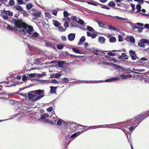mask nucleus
<instances>
[{
  "instance_id": "f257e3e1",
  "label": "nucleus",
  "mask_w": 149,
  "mask_h": 149,
  "mask_svg": "<svg viewBox=\"0 0 149 149\" xmlns=\"http://www.w3.org/2000/svg\"><path fill=\"white\" fill-rule=\"evenodd\" d=\"M28 97L32 102L42 98L45 96L44 90L39 89L31 91L28 94Z\"/></svg>"
},
{
  "instance_id": "f03ea898",
  "label": "nucleus",
  "mask_w": 149,
  "mask_h": 149,
  "mask_svg": "<svg viewBox=\"0 0 149 149\" xmlns=\"http://www.w3.org/2000/svg\"><path fill=\"white\" fill-rule=\"evenodd\" d=\"M15 24L17 26L18 28H20V32L23 33V34H26V33H30V32L33 30V27L31 26H28L25 24L20 21H16Z\"/></svg>"
},
{
  "instance_id": "7ed1b4c3",
  "label": "nucleus",
  "mask_w": 149,
  "mask_h": 149,
  "mask_svg": "<svg viewBox=\"0 0 149 149\" xmlns=\"http://www.w3.org/2000/svg\"><path fill=\"white\" fill-rule=\"evenodd\" d=\"M28 38H25V39H23L22 41H23L25 44L26 43L27 45L28 48L27 50H28L29 51H28V52H26L27 54L29 55L30 54L31 55H32L34 52L35 49L34 47L30 46L29 44L26 42V40L27 41H28L29 39Z\"/></svg>"
},
{
  "instance_id": "20e7f679",
  "label": "nucleus",
  "mask_w": 149,
  "mask_h": 149,
  "mask_svg": "<svg viewBox=\"0 0 149 149\" xmlns=\"http://www.w3.org/2000/svg\"><path fill=\"white\" fill-rule=\"evenodd\" d=\"M44 42L45 46L52 48L55 50H56V44L54 43L45 40H44Z\"/></svg>"
},
{
  "instance_id": "39448f33",
  "label": "nucleus",
  "mask_w": 149,
  "mask_h": 149,
  "mask_svg": "<svg viewBox=\"0 0 149 149\" xmlns=\"http://www.w3.org/2000/svg\"><path fill=\"white\" fill-rule=\"evenodd\" d=\"M16 21H20V20H15L14 23V26L13 27H11L10 25H8L7 26V29L12 30H15L20 32V28H18V26H16V25L15 24V22Z\"/></svg>"
},
{
  "instance_id": "423d86ee",
  "label": "nucleus",
  "mask_w": 149,
  "mask_h": 149,
  "mask_svg": "<svg viewBox=\"0 0 149 149\" xmlns=\"http://www.w3.org/2000/svg\"><path fill=\"white\" fill-rule=\"evenodd\" d=\"M143 112H142L140 114V115H138L137 116H136L134 117V120H137L139 119V120L141 117H143V116H146V117H145L144 118L141 119V120H143V119H144L145 118L147 117V116H149V112L148 113H146L145 115H143L142 116V115H141V114L143 113Z\"/></svg>"
},
{
  "instance_id": "0eeeda50",
  "label": "nucleus",
  "mask_w": 149,
  "mask_h": 149,
  "mask_svg": "<svg viewBox=\"0 0 149 149\" xmlns=\"http://www.w3.org/2000/svg\"><path fill=\"white\" fill-rule=\"evenodd\" d=\"M71 20L74 22H76L77 23H79L81 24H84V22L81 19H79L78 20L76 19L75 17H72L71 18Z\"/></svg>"
},
{
  "instance_id": "6e6552de",
  "label": "nucleus",
  "mask_w": 149,
  "mask_h": 149,
  "mask_svg": "<svg viewBox=\"0 0 149 149\" xmlns=\"http://www.w3.org/2000/svg\"><path fill=\"white\" fill-rule=\"evenodd\" d=\"M1 13L5 14L9 16H12L13 15L12 13L10 11H5L4 10H1Z\"/></svg>"
},
{
  "instance_id": "1a4fd4ad",
  "label": "nucleus",
  "mask_w": 149,
  "mask_h": 149,
  "mask_svg": "<svg viewBox=\"0 0 149 149\" xmlns=\"http://www.w3.org/2000/svg\"><path fill=\"white\" fill-rule=\"evenodd\" d=\"M121 123H119L117 124H110L109 125L110 126L109 127V128H118L119 129L118 126H120V124H121Z\"/></svg>"
},
{
  "instance_id": "9d476101",
  "label": "nucleus",
  "mask_w": 149,
  "mask_h": 149,
  "mask_svg": "<svg viewBox=\"0 0 149 149\" xmlns=\"http://www.w3.org/2000/svg\"><path fill=\"white\" fill-rule=\"evenodd\" d=\"M120 79L119 77H116L110 78L105 80V81L107 82H113L116 80H118Z\"/></svg>"
},
{
  "instance_id": "9b49d317",
  "label": "nucleus",
  "mask_w": 149,
  "mask_h": 149,
  "mask_svg": "<svg viewBox=\"0 0 149 149\" xmlns=\"http://www.w3.org/2000/svg\"><path fill=\"white\" fill-rule=\"evenodd\" d=\"M49 117V115L47 113H44L41 115L40 119L42 121H44L47 117Z\"/></svg>"
},
{
  "instance_id": "f8f14e48",
  "label": "nucleus",
  "mask_w": 149,
  "mask_h": 149,
  "mask_svg": "<svg viewBox=\"0 0 149 149\" xmlns=\"http://www.w3.org/2000/svg\"><path fill=\"white\" fill-rule=\"evenodd\" d=\"M119 58L120 59H127L128 57L127 55L125 53L122 54V55H120L119 57Z\"/></svg>"
},
{
  "instance_id": "ddd939ff",
  "label": "nucleus",
  "mask_w": 149,
  "mask_h": 149,
  "mask_svg": "<svg viewBox=\"0 0 149 149\" xmlns=\"http://www.w3.org/2000/svg\"><path fill=\"white\" fill-rule=\"evenodd\" d=\"M65 20L64 26L65 27L67 28L69 26V23L70 22V19L69 18L67 17L64 19Z\"/></svg>"
},
{
  "instance_id": "4468645a",
  "label": "nucleus",
  "mask_w": 149,
  "mask_h": 149,
  "mask_svg": "<svg viewBox=\"0 0 149 149\" xmlns=\"http://www.w3.org/2000/svg\"><path fill=\"white\" fill-rule=\"evenodd\" d=\"M136 9L137 10L136 11V12H135V13H140L141 12V5L139 4H138L136 5Z\"/></svg>"
},
{
  "instance_id": "2eb2a0df",
  "label": "nucleus",
  "mask_w": 149,
  "mask_h": 149,
  "mask_svg": "<svg viewBox=\"0 0 149 149\" xmlns=\"http://www.w3.org/2000/svg\"><path fill=\"white\" fill-rule=\"evenodd\" d=\"M57 88V87L51 86V93H55L56 91V89Z\"/></svg>"
},
{
  "instance_id": "dca6fc26",
  "label": "nucleus",
  "mask_w": 149,
  "mask_h": 149,
  "mask_svg": "<svg viewBox=\"0 0 149 149\" xmlns=\"http://www.w3.org/2000/svg\"><path fill=\"white\" fill-rule=\"evenodd\" d=\"M53 22L54 25L56 27H58L59 26L61 25V24L58 22L56 20H53Z\"/></svg>"
},
{
  "instance_id": "f3484780",
  "label": "nucleus",
  "mask_w": 149,
  "mask_h": 149,
  "mask_svg": "<svg viewBox=\"0 0 149 149\" xmlns=\"http://www.w3.org/2000/svg\"><path fill=\"white\" fill-rule=\"evenodd\" d=\"M108 28L111 30H113L115 31H119V30L118 29L111 25L109 26H108Z\"/></svg>"
},
{
  "instance_id": "a211bd4d",
  "label": "nucleus",
  "mask_w": 149,
  "mask_h": 149,
  "mask_svg": "<svg viewBox=\"0 0 149 149\" xmlns=\"http://www.w3.org/2000/svg\"><path fill=\"white\" fill-rule=\"evenodd\" d=\"M80 134V132H78L75 133L74 134L72 135L70 137V139L71 138H73L74 137H76L77 136H79Z\"/></svg>"
},
{
  "instance_id": "6ab92c4d",
  "label": "nucleus",
  "mask_w": 149,
  "mask_h": 149,
  "mask_svg": "<svg viewBox=\"0 0 149 149\" xmlns=\"http://www.w3.org/2000/svg\"><path fill=\"white\" fill-rule=\"evenodd\" d=\"M57 48L59 50L62 49L64 47V46L61 44H59L56 45Z\"/></svg>"
},
{
  "instance_id": "aec40b11",
  "label": "nucleus",
  "mask_w": 149,
  "mask_h": 149,
  "mask_svg": "<svg viewBox=\"0 0 149 149\" xmlns=\"http://www.w3.org/2000/svg\"><path fill=\"white\" fill-rule=\"evenodd\" d=\"M64 63L63 61H59L58 63V66L61 68H63L64 67Z\"/></svg>"
},
{
  "instance_id": "412c9836",
  "label": "nucleus",
  "mask_w": 149,
  "mask_h": 149,
  "mask_svg": "<svg viewBox=\"0 0 149 149\" xmlns=\"http://www.w3.org/2000/svg\"><path fill=\"white\" fill-rule=\"evenodd\" d=\"M101 34L97 32H94L92 33V37H95L96 36H99L100 34Z\"/></svg>"
},
{
  "instance_id": "4be33fe9",
  "label": "nucleus",
  "mask_w": 149,
  "mask_h": 149,
  "mask_svg": "<svg viewBox=\"0 0 149 149\" xmlns=\"http://www.w3.org/2000/svg\"><path fill=\"white\" fill-rule=\"evenodd\" d=\"M125 39L127 40H130V41L132 43H134L135 40L134 38H125Z\"/></svg>"
},
{
  "instance_id": "5701e85b",
  "label": "nucleus",
  "mask_w": 149,
  "mask_h": 149,
  "mask_svg": "<svg viewBox=\"0 0 149 149\" xmlns=\"http://www.w3.org/2000/svg\"><path fill=\"white\" fill-rule=\"evenodd\" d=\"M105 41V38H99L98 41L101 44L103 43Z\"/></svg>"
},
{
  "instance_id": "b1692460",
  "label": "nucleus",
  "mask_w": 149,
  "mask_h": 149,
  "mask_svg": "<svg viewBox=\"0 0 149 149\" xmlns=\"http://www.w3.org/2000/svg\"><path fill=\"white\" fill-rule=\"evenodd\" d=\"M36 74H37L36 73H34L30 74H27V75H28V77L33 78L36 76Z\"/></svg>"
},
{
  "instance_id": "393cba45",
  "label": "nucleus",
  "mask_w": 149,
  "mask_h": 149,
  "mask_svg": "<svg viewBox=\"0 0 149 149\" xmlns=\"http://www.w3.org/2000/svg\"><path fill=\"white\" fill-rule=\"evenodd\" d=\"M85 38H81L78 44L79 45H80L82 44V42H84L85 40Z\"/></svg>"
},
{
  "instance_id": "a878e982",
  "label": "nucleus",
  "mask_w": 149,
  "mask_h": 149,
  "mask_svg": "<svg viewBox=\"0 0 149 149\" xmlns=\"http://www.w3.org/2000/svg\"><path fill=\"white\" fill-rule=\"evenodd\" d=\"M86 29L87 30L91 32H93L94 31V29L93 28L89 26H86Z\"/></svg>"
},
{
  "instance_id": "bb28decb",
  "label": "nucleus",
  "mask_w": 149,
  "mask_h": 149,
  "mask_svg": "<svg viewBox=\"0 0 149 149\" xmlns=\"http://www.w3.org/2000/svg\"><path fill=\"white\" fill-rule=\"evenodd\" d=\"M130 6L132 8V13H135V12H136V11H135V5L132 3H131Z\"/></svg>"
},
{
  "instance_id": "cd10ccee",
  "label": "nucleus",
  "mask_w": 149,
  "mask_h": 149,
  "mask_svg": "<svg viewBox=\"0 0 149 149\" xmlns=\"http://www.w3.org/2000/svg\"><path fill=\"white\" fill-rule=\"evenodd\" d=\"M98 24L99 26L100 27H102L103 28H105V24L103 23L100 22H98Z\"/></svg>"
},
{
  "instance_id": "c85d7f7f",
  "label": "nucleus",
  "mask_w": 149,
  "mask_h": 149,
  "mask_svg": "<svg viewBox=\"0 0 149 149\" xmlns=\"http://www.w3.org/2000/svg\"><path fill=\"white\" fill-rule=\"evenodd\" d=\"M107 125H98L97 126H91L90 127H94L95 128H99V127H106V126H107Z\"/></svg>"
},
{
  "instance_id": "c756f323",
  "label": "nucleus",
  "mask_w": 149,
  "mask_h": 149,
  "mask_svg": "<svg viewBox=\"0 0 149 149\" xmlns=\"http://www.w3.org/2000/svg\"><path fill=\"white\" fill-rule=\"evenodd\" d=\"M100 81V82H101V81ZM84 82L85 83H100V82L97 81H89V82H88L87 81H84Z\"/></svg>"
},
{
  "instance_id": "7c9ffc66",
  "label": "nucleus",
  "mask_w": 149,
  "mask_h": 149,
  "mask_svg": "<svg viewBox=\"0 0 149 149\" xmlns=\"http://www.w3.org/2000/svg\"><path fill=\"white\" fill-rule=\"evenodd\" d=\"M32 36L33 37H37L39 36V34L36 32H34L32 33Z\"/></svg>"
},
{
  "instance_id": "2f4dec72",
  "label": "nucleus",
  "mask_w": 149,
  "mask_h": 149,
  "mask_svg": "<svg viewBox=\"0 0 149 149\" xmlns=\"http://www.w3.org/2000/svg\"><path fill=\"white\" fill-rule=\"evenodd\" d=\"M58 27L59 30L61 32L65 31L66 30V29L64 28L63 27L61 26H59Z\"/></svg>"
},
{
  "instance_id": "473e14b6",
  "label": "nucleus",
  "mask_w": 149,
  "mask_h": 149,
  "mask_svg": "<svg viewBox=\"0 0 149 149\" xmlns=\"http://www.w3.org/2000/svg\"><path fill=\"white\" fill-rule=\"evenodd\" d=\"M72 49L73 50V51L76 53H80V50H79L77 49V48H72Z\"/></svg>"
},
{
  "instance_id": "72a5a7b5",
  "label": "nucleus",
  "mask_w": 149,
  "mask_h": 149,
  "mask_svg": "<svg viewBox=\"0 0 149 149\" xmlns=\"http://www.w3.org/2000/svg\"><path fill=\"white\" fill-rule=\"evenodd\" d=\"M112 66L114 68H115V69H119V68L120 67L119 65L113 63L112 64Z\"/></svg>"
},
{
  "instance_id": "f704fd0d",
  "label": "nucleus",
  "mask_w": 149,
  "mask_h": 149,
  "mask_svg": "<svg viewBox=\"0 0 149 149\" xmlns=\"http://www.w3.org/2000/svg\"><path fill=\"white\" fill-rule=\"evenodd\" d=\"M141 42H142L141 43H138V45L140 47H145V45L143 43H144L142 41H141Z\"/></svg>"
},
{
  "instance_id": "c9c22d12",
  "label": "nucleus",
  "mask_w": 149,
  "mask_h": 149,
  "mask_svg": "<svg viewBox=\"0 0 149 149\" xmlns=\"http://www.w3.org/2000/svg\"><path fill=\"white\" fill-rule=\"evenodd\" d=\"M129 53L130 56L133 55L136 56V55L135 52L133 51L130 50L129 51Z\"/></svg>"
},
{
  "instance_id": "e433bc0d",
  "label": "nucleus",
  "mask_w": 149,
  "mask_h": 149,
  "mask_svg": "<svg viewBox=\"0 0 149 149\" xmlns=\"http://www.w3.org/2000/svg\"><path fill=\"white\" fill-rule=\"evenodd\" d=\"M141 41L143 43H148L149 45V40H148L145 39H141Z\"/></svg>"
},
{
  "instance_id": "4c0bfd02",
  "label": "nucleus",
  "mask_w": 149,
  "mask_h": 149,
  "mask_svg": "<svg viewBox=\"0 0 149 149\" xmlns=\"http://www.w3.org/2000/svg\"><path fill=\"white\" fill-rule=\"evenodd\" d=\"M116 38H110L109 41L110 42H113L116 41Z\"/></svg>"
},
{
  "instance_id": "58836bf2",
  "label": "nucleus",
  "mask_w": 149,
  "mask_h": 149,
  "mask_svg": "<svg viewBox=\"0 0 149 149\" xmlns=\"http://www.w3.org/2000/svg\"><path fill=\"white\" fill-rule=\"evenodd\" d=\"M108 5L111 6H114L116 5L115 3L113 1H111Z\"/></svg>"
},
{
  "instance_id": "ea45409f",
  "label": "nucleus",
  "mask_w": 149,
  "mask_h": 149,
  "mask_svg": "<svg viewBox=\"0 0 149 149\" xmlns=\"http://www.w3.org/2000/svg\"><path fill=\"white\" fill-rule=\"evenodd\" d=\"M1 14L2 15V17L3 19L6 20H8V17L5 14Z\"/></svg>"
},
{
  "instance_id": "a19ab883",
  "label": "nucleus",
  "mask_w": 149,
  "mask_h": 149,
  "mask_svg": "<svg viewBox=\"0 0 149 149\" xmlns=\"http://www.w3.org/2000/svg\"><path fill=\"white\" fill-rule=\"evenodd\" d=\"M143 30V29L140 27H138V28L137 29L136 31L138 32H141Z\"/></svg>"
},
{
  "instance_id": "79ce46f5",
  "label": "nucleus",
  "mask_w": 149,
  "mask_h": 149,
  "mask_svg": "<svg viewBox=\"0 0 149 149\" xmlns=\"http://www.w3.org/2000/svg\"><path fill=\"white\" fill-rule=\"evenodd\" d=\"M116 17V18H117L118 19L122 20H127V19H126L124 18H122L121 17H119L118 16H116V17Z\"/></svg>"
},
{
  "instance_id": "37998d69",
  "label": "nucleus",
  "mask_w": 149,
  "mask_h": 149,
  "mask_svg": "<svg viewBox=\"0 0 149 149\" xmlns=\"http://www.w3.org/2000/svg\"><path fill=\"white\" fill-rule=\"evenodd\" d=\"M71 123L72 124H73L74 123L75 125H78L79 126V127L80 128V129H82V128H81V127H83V125H82L78 124V123H75L72 122V123Z\"/></svg>"
},
{
  "instance_id": "c03bdc74",
  "label": "nucleus",
  "mask_w": 149,
  "mask_h": 149,
  "mask_svg": "<svg viewBox=\"0 0 149 149\" xmlns=\"http://www.w3.org/2000/svg\"><path fill=\"white\" fill-rule=\"evenodd\" d=\"M62 121H63L61 119H60V120H58V121L57 123V125L59 126H61L62 125Z\"/></svg>"
},
{
  "instance_id": "a18cd8bd",
  "label": "nucleus",
  "mask_w": 149,
  "mask_h": 149,
  "mask_svg": "<svg viewBox=\"0 0 149 149\" xmlns=\"http://www.w3.org/2000/svg\"><path fill=\"white\" fill-rule=\"evenodd\" d=\"M50 82L54 84H58V81L55 79H52Z\"/></svg>"
},
{
  "instance_id": "49530a36",
  "label": "nucleus",
  "mask_w": 149,
  "mask_h": 149,
  "mask_svg": "<svg viewBox=\"0 0 149 149\" xmlns=\"http://www.w3.org/2000/svg\"><path fill=\"white\" fill-rule=\"evenodd\" d=\"M15 3L13 0H10L9 4L10 5L12 6H13Z\"/></svg>"
},
{
  "instance_id": "de8ad7c7",
  "label": "nucleus",
  "mask_w": 149,
  "mask_h": 149,
  "mask_svg": "<svg viewBox=\"0 0 149 149\" xmlns=\"http://www.w3.org/2000/svg\"><path fill=\"white\" fill-rule=\"evenodd\" d=\"M16 9L19 10H22V8H21V6H17L15 7Z\"/></svg>"
},
{
  "instance_id": "09e8293b",
  "label": "nucleus",
  "mask_w": 149,
  "mask_h": 149,
  "mask_svg": "<svg viewBox=\"0 0 149 149\" xmlns=\"http://www.w3.org/2000/svg\"><path fill=\"white\" fill-rule=\"evenodd\" d=\"M135 1H138V3L140 4H142L143 3V0H134Z\"/></svg>"
},
{
  "instance_id": "8fccbe9b",
  "label": "nucleus",
  "mask_w": 149,
  "mask_h": 149,
  "mask_svg": "<svg viewBox=\"0 0 149 149\" xmlns=\"http://www.w3.org/2000/svg\"><path fill=\"white\" fill-rule=\"evenodd\" d=\"M119 70H122L123 71H127V69L125 68H124V67H122V66H120V67L119 68Z\"/></svg>"
},
{
  "instance_id": "3c124183",
  "label": "nucleus",
  "mask_w": 149,
  "mask_h": 149,
  "mask_svg": "<svg viewBox=\"0 0 149 149\" xmlns=\"http://www.w3.org/2000/svg\"><path fill=\"white\" fill-rule=\"evenodd\" d=\"M28 77V75H27V76H26V75H24L23 77H22V80L23 81H25L26 80V79H27V78Z\"/></svg>"
},
{
  "instance_id": "603ef678",
  "label": "nucleus",
  "mask_w": 149,
  "mask_h": 149,
  "mask_svg": "<svg viewBox=\"0 0 149 149\" xmlns=\"http://www.w3.org/2000/svg\"><path fill=\"white\" fill-rule=\"evenodd\" d=\"M75 35L74 33H71L68 35V37H75Z\"/></svg>"
},
{
  "instance_id": "864d4df0",
  "label": "nucleus",
  "mask_w": 149,
  "mask_h": 149,
  "mask_svg": "<svg viewBox=\"0 0 149 149\" xmlns=\"http://www.w3.org/2000/svg\"><path fill=\"white\" fill-rule=\"evenodd\" d=\"M26 7L27 9H29L31 8V4H28L26 5Z\"/></svg>"
},
{
  "instance_id": "5fc2aeb1",
  "label": "nucleus",
  "mask_w": 149,
  "mask_h": 149,
  "mask_svg": "<svg viewBox=\"0 0 149 149\" xmlns=\"http://www.w3.org/2000/svg\"><path fill=\"white\" fill-rule=\"evenodd\" d=\"M45 14L47 17L49 18H51V15L50 13L46 12L45 13Z\"/></svg>"
},
{
  "instance_id": "6e6d98bb",
  "label": "nucleus",
  "mask_w": 149,
  "mask_h": 149,
  "mask_svg": "<svg viewBox=\"0 0 149 149\" xmlns=\"http://www.w3.org/2000/svg\"><path fill=\"white\" fill-rule=\"evenodd\" d=\"M125 36V34L123 32H122L120 34H119L118 37H122Z\"/></svg>"
},
{
  "instance_id": "4d7b16f0",
  "label": "nucleus",
  "mask_w": 149,
  "mask_h": 149,
  "mask_svg": "<svg viewBox=\"0 0 149 149\" xmlns=\"http://www.w3.org/2000/svg\"><path fill=\"white\" fill-rule=\"evenodd\" d=\"M120 78H122V79H127V77H126V75H125L124 74H122L120 75V77H119Z\"/></svg>"
},
{
  "instance_id": "13d9d810",
  "label": "nucleus",
  "mask_w": 149,
  "mask_h": 149,
  "mask_svg": "<svg viewBox=\"0 0 149 149\" xmlns=\"http://www.w3.org/2000/svg\"><path fill=\"white\" fill-rule=\"evenodd\" d=\"M61 75V74L59 73L56 74H55V77L56 78H58L59 77H60Z\"/></svg>"
},
{
  "instance_id": "bf43d9fd",
  "label": "nucleus",
  "mask_w": 149,
  "mask_h": 149,
  "mask_svg": "<svg viewBox=\"0 0 149 149\" xmlns=\"http://www.w3.org/2000/svg\"><path fill=\"white\" fill-rule=\"evenodd\" d=\"M108 54L112 56H113L115 55V54L111 52H109L108 53Z\"/></svg>"
},
{
  "instance_id": "052dcab7",
  "label": "nucleus",
  "mask_w": 149,
  "mask_h": 149,
  "mask_svg": "<svg viewBox=\"0 0 149 149\" xmlns=\"http://www.w3.org/2000/svg\"><path fill=\"white\" fill-rule=\"evenodd\" d=\"M52 107H50L47 109V111H48L50 112L52 111Z\"/></svg>"
},
{
  "instance_id": "680f3d73",
  "label": "nucleus",
  "mask_w": 149,
  "mask_h": 149,
  "mask_svg": "<svg viewBox=\"0 0 149 149\" xmlns=\"http://www.w3.org/2000/svg\"><path fill=\"white\" fill-rule=\"evenodd\" d=\"M137 26H135V25H133L132 26V28L133 30H136L138 28Z\"/></svg>"
},
{
  "instance_id": "e2e57ef3",
  "label": "nucleus",
  "mask_w": 149,
  "mask_h": 149,
  "mask_svg": "<svg viewBox=\"0 0 149 149\" xmlns=\"http://www.w3.org/2000/svg\"><path fill=\"white\" fill-rule=\"evenodd\" d=\"M93 51L95 52H99L100 51V50L94 48H93Z\"/></svg>"
},
{
  "instance_id": "0e129e2a",
  "label": "nucleus",
  "mask_w": 149,
  "mask_h": 149,
  "mask_svg": "<svg viewBox=\"0 0 149 149\" xmlns=\"http://www.w3.org/2000/svg\"><path fill=\"white\" fill-rule=\"evenodd\" d=\"M99 64H102L104 65H109V63L106 62H102V63H98Z\"/></svg>"
},
{
  "instance_id": "69168bd1",
  "label": "nucleus",
  "mask_w": 149,
  "mask_h": 149,
  "mask_svg": "<svg viewBox=\"0 0 149 149\" xmlns=\"http://www.w3.org/2000/svg\"><path fill=\"white\" fill-rule=\"evenodd\" d=\"M17 1L19 4H22L23 3L22 0H17Z\"/></svg>"
},
{
  "instance_id": "338daca9",
  "label": "nucleus",
  "mask_w": 149,
  "mask_h": 149,
  "mask_svg": "<svg viewBox=\"0 0 149 149\" xmlns=\"http://www.w3.org/2000/svg\"><path fill=\"white\" fill-rule=\"evenodd\" d=\"M135 56L133 55L132 56H130L131 58H132V59L133 60H135L136 58V57Z\"/></svg>"
},
{
  "instance_id": "774afa93",
  "label": "nucleus",
  "mask_w": 149,
  "mask_h": 149,
  "mask_svg": "<svg viewBox=\"0 0 149 149\" xmlns=\"http://www.w3.org/2000/svg\"><path fill=\"white\" fill-rule=\"evenodd\" d=\"M136 25H137L139 26H143L144 25L143 24L139 23H137L135 24Z\"/></svg>"
}]
</instances>
